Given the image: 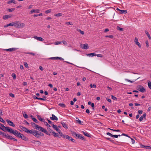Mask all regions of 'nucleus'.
I'll return each mask as SVG.
<instances>
[{
  "label": "nucleus",
  "instance_id": "obj_9",
  "mask_svg": "<svg viewBox=\"0 0 151 151\" xmlns=\"http://www.w3.org/2000/svg\"><path fill=\"white\" fill-rule=\"evenodd\" d=\"M36 129L42 132H44L45 130V129L44 128H42V127L39 126L38 125V127H37L36 128Z\"/></svg>",
  "mask_w": 151,
  "mask_h": 151
},
{
  "label": "nucleus",
  "instance_id": "obj_38",
  "mask_svg": "<svg viewBox=\"0 0 151 151\" xmlns=\"http://www.w3.org/2000/svg\"><path fill=\"white\" fill-rule=\"evenodd\" d=\"M118 30H119V31H123V29L122 28H121L119 26H117V28H116Z\"/></svg>",
  "mask_w": 151,
  "mask_h": 151
},
{
  "label": "nucleus",
  "instance_id": "obj_63",
  "mask_svg": "<svg viewBox=\"0 0 151 151\" xmlns=\"http://www.w3.org/2000/svg\"><path fill=\"white\" fill-rule=\"evenodd\" d=\"M122 135H124V136H125L126 137H128L129 138H130V137L129 136H128L127 135V134H125L124 133H123L122 134Z\"/></svg>",
  "mask_w": 151,
  "mask_h": 151
},
{
  "label": "nucleus",
  "instance_id": "obj_48",
  "mask_svg": "<svg viewBox=\"0 0 151 151\" xmlns=\"http://www.w3.org/2000/svg\"><path fill=\"white\" fill-rule=\"evenodd\" d=\"M32 120L36 123H38L39 122L35 118H33Z\"/></svg>",
  "mask_w": 151,
  "mask_h": 151
},
{
  "label": "nucleus",
  "instance_id": "obj_56",
  "mask_svg": "<svg viewBox=\"0 0 151 151\" xmlns=\"http://www.w3.org/2000/svg\"><path fill=\"white\" fill-rule=\"evenodd\" d=\"M111 98L112 99L114 100H116L117 99L116 98L112 95H111Z\"/></svg>",
  "mask_w": 151,
  "mask_h": 151
},
{
  "label": "nucleus",
  "instance_id": "obj_49",
  "mask_svg": "<svg viewBox=\"0 0 151 151\" xmlns=\"http://www.w3.org/2000/svg\"><path fill=\"white\" fill-rule=\"evenodd\" d=\"M61 43V42L57 41L55 42V44L56 45L60 44Z\"/></svg>",
  "mask_w": 151,
  "mask_h": 151
},
{
  "label": "nucleus",
  "instance_id": "obj_23",
  "mask_svg": "<svg viewBox=\"0 0 151 151\" xmlns=\"http://www.w3.org/2000/svg\"><path fill=\"white\" fill-rule=\"evenodd\" d=\"M63 127L65 129H67L68 128L67 124L63 122H62L61 123Z\"/></svg>",
  "mask_w": 151,
  "mask_h": 151
},
{
  "label": "nucleus",
  "instance_id": "obj_13",
  "mask_svg": "<svg viewBox=\"0 0 151 151\" xmlns=\"http://www.w3.org/2000/svg\"><path fill=\"white\" fill-rule=\"evenodd\" d=\"M17 49V48H10L8 49H6L4 50L6 51H9L10 52H12L15 51Z\"/></svg>",
  "mask_w": 151,
  "mask_h": 151
},
{
  "label": "nucleus",
  "instance_id": "obj_57",
  "mask_svg": "<svg viewBox=\"0 0 151 151\" xmlns=\"http://www.w3.org/2000/svg\"><path fill=\"white\" fill-rule=\"evenodd\" d=\"M98 57L102 58L103 55L101 54H96V55Z\"/></svg>",
  "mask_w": 151,
  "mask_h": 151
},
{
  "label": "nucleus",
  "instance_id": "obj_53",
  "mask_svg": "<svg viewBox=\"0 0 151 151\" xmlns=\"http://www.w3.org/2000/svg\"><path fill=\"white\" fill-rule=\"evenodd\" d=\"M56 60H63L62 58L61 57H55Z\"/></svg>",
  "mask_w": 151,
  "mask_h": 151
},
{
  "label": "nucleus",
  "instance_id": "obj_11",
  "mask_svg": "<svg viewBox=\"0 0 151 151\" xmlns=\"http://www.w3.org/2000/svg\"><path fill=\"white\" fill-rule=\"evenodd\" d=\"M34 38L37 40L42 41H43L44 40L43 39L40 37H38L37 36H35L34 37Z\"/></svg>",
  "mask_w": 151,
  "mask_h": 151
},
{
  "label": "nucleus",
  "instance_id": "obj_28",
  "mask_svg": "<svg viewBox=\"0 0 151 151\" xmlns=\"http://www.w3.org/2000/svg\"><path fill=\"white\" fill-rule=\"evenodd\" d=\"M58 132L59 133V134H60V135L62 137H63V138H65V136H66V135H64L63 134V133H62L61 132H60H60Z\"/></svg>",
  "mask_w": 151,
  "mask_h": 151
},
{
  "label": "nucleus",
  "instance_id": "obj_43",
  "mask_svg": "<svg viewBox=\"0 0 151 151\" xmlns=\"http://www.w3.org/2000/svg\"><path fill=\"white\" fill-rule=\"evenodd\" d=\"M52 134H53V136L55 137H57L58 136V134L57 133H56L55 132H53Z\"/></svg>",
  "mask_w": 151,
  "mask_h": 151
},
{
  "label": "nucleus",
  "instance_id": "obj_1",
  "mask_svg": "<svg viewBox=\"0 0 151 151\" xmlns=\"http://www.w3.org/2000/svg\"><path fill=\"white\" fill-rule=\"evenodd\" d=\"M1 129H2L4 131H7L9 132L12 133L14 135L22 139L25 141L28 140V139L27 137L17 130H13L9 127H5L3 124H1Z\"/></svg>",
  "mask_w": 151,
  "mask_h": 151
},
{
  "label": "nucleus",
  "instance_id": "obj_46",
  "mask_svg": "<svg viewBox=\"0 0 151 151\" xmlns=\"http://www.w3.org/2000/svg\"><path fill=\"white\" fill-rule=\"evenodd\" d=\"M51 12V9H48V10H47L46 11H45V13L46 14H48V13H50Z\"/></svg>",
  "mask_w": 151,
  "mask_h": 151
},
{
  "label": "nucleus",
  "instance_id": "obj_37",
  "mask_svg": "<svg viewBox=\"0 0 151 151\" xmlns=\"http://www.w3.org/2000/svg\"><path fill=\"white\" fill-rule=\"evenodd\" d=\"M108 129H110L111 130L113 131L114 132H120V130L119 129H110V128H108Z\"/></svg>",
  "mask_w": 151,
  "mask_h": 151
},
{
  "label": "nucleus",
  "instance_id": "obj_39",
  "mask_svg": "<svg viewBox=\"0 0 151 151\" xmlns=\"http://www.w3.org/2000/svg\"><path fill=\"white\" fill-rule=\"evenodd\" d=\"M90 86L91 88H95L96 87V86L94 84L93 85L92 84H91L90 85Z\"/></svg>",
  "mask_w": 151,
  "mask_h": 151
},
{
  "label": "nucleus",
  "instance_id": "obj_62",
  "mask_svg": "<svg viewBox=\"0 0 151 151\" xmlns=\"http://www.w3.org/2000/svg\"><path fill=\"white\" fill-rule=\"evenodd\" d=\"M125 80L127 81L130 82V83H133L134 81H130L128 79H125Z\"/></svg>",
  "mask_w": 151,
  "mask_h": 151
},
{
  "label": "nucleus",
  "instance_id": "obj_4",
  "mask_svg": "<svg viewBox=\"0 0 151 151\" xmlns=\"http://www.w3.org/2000/svg\"><path fill=\"white\" fill-rule=\"evenodd\" d=\"M81 47L83 49L87 50L88 48V46L87 44H84L81 45Z\"/></svg>",
  "mask_w": 151,
  "mask_h": 151
},
{
  "label": "nucleus",
  "instance_id": "obj_20",
  "mask_svg": "<svg viewBox=\"0 0 151 151\" xmlns=\"http://www.w3.org/2000/svg\"><path fill=\"white\" fill-rule=\"evenodd\" d=\"M31 124L34 128H35V129H36V128L38 127V125L36 124L33 122L31 123Z\"/></svg>",
  "mask_w": 151,
  "mask_h": 151
},
{
  "label": "nucleus",
  "instance_id": "obj_21",
  "mask_svg": "<svg viewBox=\"0 0 151 151\" xmlns=\"http://www.w3.org/2000/svg\"><path fill=\"white\" fill-rule=\"evenodd\" d=\"M37 118L41 122H44L45 120H44V119H43L41 118L40 115H37Z\"/></svg>",
  "mask_w": 151,
  "mask_h": 151
},
{
  "label": "nucleus",
  "instance_id": "obj_10",
  "mask_svg": "<svg viewBox=\"0 0 151 151\" xmlns=\"http://www.w3.org/2000/svg\"><path fill=\"white\" fill-rule=\"evenodd\" d=\"M1 134H3V135H4L6 138H8L9 139H12V138L13 137L7 134H4V133H2L1 132Z\"/></svg>",
  "mask_w": 151,
  "mask_h": 151
},
{
  "label": "nucleus",
  "instance_id": "obj_51",
  "mask_svg": "<svg viewBox=\"0 0 151 151\" xmlns=\"http://www.w3.org/2000/svg\"><path fill=\"white\" fill-rule=\"evenodd\" d=\"M46 134L48 135H50V134L46 130H45L44 132Z\"/></svg>",
  "mask_w": 151,
  "mask_h": 151
},
{
  "label": "nucleus",
  "instance_id": "obj_8",
  "mask_svg": "<svg viewBox=\"0 0 151 151\" xmlns=\"http://www.w3.org/2000/svg\"><path fill=\"white\" fill-rule=\"evenodd\" d=\"M36 129L42 132H44L45 130V129L44 128H42V127L39 126L38 125V127H37L36 128Z\"/></svg>",
  "mask_w": 151,
  "mask_h": 151
},
{
  "label": "nucleus",
  "instance_id": "obj_34",
  "mask_svg": "<svg viewBox=\"0 0 151 151\" xmlns=\"http://www.w3.org/2000/svg\"><path fill=\"white\" fill-rule=\"evenodd\" d=\"M44 124L46 126L48 127H50V125L47 122H45V121H44Z\"/></svg>",
  "mask_w": 151,
  "mask_h": 151
},
{
  "label": "nucleus",
  "instance_id": "obj_47",
  "mask_svg": "<svg viewBox=\"0 0 151 151\" xmlns=\"http://www.w3.org/2000/svg\"><path fill=\"white\" fill-rule=\"evenodd\" d=\"M120 135H116L113 134L112 137L117 138L118 137V136L120 137Z\"/></svg>",
  "mask_w": 151,
  "mask_h": 151
},
{
  "label": "nucleus",
  "instance_id": "obj_41",
  "mask_svg": "<svg viewBox=\"0 0 151 151\" xmlns=\"http://www.w3.org/2000/svg\"><path fill=\"white\" fill-rule=\"evenodd\" d=\"M77 30L79 32H80L81 33L82 35H84V31H81V29H77Z\"/></svg>",
  "mask_w": 151,
  "mask_h": 151
},
{
  "label": "nucleus",
  "instance_id": "obj_17",
  "mask_svg": "<svg viewBox=\"0 0 151 151\" xmlns=\"http://www.w3.org/2000/svg\"><path fill=\"white\" fill-rule=\"evenodd\" d=\"M146 116V114L145 113H144L142 116H141L139 119V120L140 121H142L144 118L145 119Z\"/></svg>",
  "mask_w": 151,
  "mask_h": 151
},
{
  "label": "nucleus",
  "instance_id": "obj_35",
  "mask_svg": "<svg viewBox=\"0 0 151 151\" xmlns=\"http://www.w3.org/2000/svg\"><path fill=\"white\" fill-rule=\"evenodd\" d=\"M15 10V8H12L11 9H8V10L10 12L13 11Z\"/></svg>",
  "mask_w": 151,
  "mask_h": 151
},
{
  "label": "nucleus",
  "instance_id": "obj_44",
  "mask_svg": "<svg viewBox=\"0 0 151 151\" xmlns=\"http://www.w3.org/2000/svg\"><path fill=\"white\" fill-rule=\"evenodd\" d=\"M41 144V142L39 141H36V143L35 144H36L37 145H40Z\"/></svg>",
  "mask_w": 151,
  "mask_h": 151
},
{
  "label": "nucleus",
  "instance_id": "obj_60",
  "mask_svg": "<svg viewBox=\"0 0 151 151\" xmlns=\"http://www.w3.org/2000/svg\"><path fill=\"white\" fill-rule=\"evenodd\" d=\"M106 134L108 135H109L111 137H112L113 134H112L111 133H109V132H107L106 133Z\"/></svg>",
  "mask_w": 151,
  "mask_h": 151
},
{
  "label": "nucleus",
  "instance_id": "obj_22",
  "mask_svg": "<svg viewBox=\"0 0 151 151\" xmlns=\"http://www.w3.org/2000/svg\"><path fill=\"white\" fill-rule=\"evenodd\" d=\"M77 137L78 138H79V139H82V140H84V137L83 136H81V135L79 134H78V135Z\"/></svg>",
  "mask_w": 151,
  "mask_h": 151
},
{
  "label": "nucleus",
  "instance_id": "obj_31",
  "mask_svg": "<svg viewBox=\"0 0 151 151\" xmlns=\"http://www.w3.org/2000/svg\"><path fill=\"white\" fill-rule=\"evenodd\" d=\"M58 105L62 107H65V105L64 104L60 103L58 104Z\"/></svg>",
  "mask_w": 151,
  "mask_h": 151
},
{
  "label": "nucleus",
  "instance_id": "obj_54",
  "mask_svg": "<svg viewBox=\"0 0 151 151\" xmlns=\"http://www.w3.org/2000/svg\"><path fill=\"white\" fill-rule=\"evenodd\" d=\"M24 66L26 67V68H28V65L27 63V62H25L24 63Z\"/></svg>",
  "mask_w": 151,
  "mask_h": 151
},
{
  "label": "nucleus",
  "instance_id": "obj_61",
  "mask_svg": "<svg viewBox=\"0 0 151 151\" xmlns=\"http://www.w3.org/2000/svg\"><path fill=\"white\" fill-rule=\"evenodd\" d=\"M106 138V139H107V140L110 141L111 142H113V141H114V140H113L111 139H110V138Z\"/></svg>",
  "mask_w": 151,
  "mask_h": 151
},
{
  "label": "nucleus",
  "instance_id": "obj_58",
  "mask_svg": "<svg viewBox=\"0 0 151 151\" xmlns=\"http://www.w3.org/2000/svg\"><path fill=\"white\" fill-rule=\"evenodd\" d=\"M65 24H70V25H73V24L72 23L70 22H68L65 23Z\"/></svg>",
  "mask_w": 151,
  "mask_h": 151
},
{
  "label": "nucleus",
  "instance_id": "obj_18",
  "mask_svg": "<svg viewBox=\"0 0 151 151\" xmlns=\"http://www.w3.org/2000/svg\"><path fill=\"white\" fill-rule=\"evenodd\" d=\"M52 127L54 129L58 132V131L59 130V129L56 125L52 124Z\"/></svg>",
  "mask_w": 151,
  "mask_h": 151
},
{
  "label": "nucleus",
  "instance_id": "obj_36",
  "mask_svg": "<svg viewBox=\"0 0 151 151\" xmlns=\"http://www.w3.org/2000/svg\"><path fill=\"white\" fill-rule=\"evenodd\" d=\"M62 15V14L61 13H59L56 14L55 15V16L56 17H60Z\"/></svg>",
  "mask_w": 151,
  "mask_h": 151
},
{
  "label": "nucleus",
  "instance_id": "obj_25",
  "mask_svg": "<svg viewBox=\"0 0 151 151\" xmlns=\"http://www.w3.org/2000/svg\"><path fill=\"white\" fill-rule=\"evenodd\" d=\"M32 134L35 137L37 135L39 134L37 133V131H35L34 130H33Z\"/></svg>",
  "mask_w": 151,
  "mask_h": 151
},
{
  "label": "nucleus",
  "instance_id": "obj_30",
  "mask_svg": "<svg viewBox=\"0 0 151 151\" xmlns=\"http://www.w3.org/2000/svg\"><path fill=\"white\" fill-rule=\"evenodd\" d=\"M86 55H87V56H89L91 55L92 56H93L96 55V54L94 53H89V54H87Z\"/></svg>",
  "mask_w": 151,
  "mask_h": 151
},
{
  "label": "nucleus",
  "instance_id": "obj_59",
  "mask_svg": "<svg viewBox=\"0 0 151 151\" xmlns=\"http://www.w3.org/2000/svg\"><path fill=\"white\" fill-rule=\"evenodd\" d=\"M48 130L49 131V132L50 133H53V132L54 131H53L50 128H49L48 129Z\"/></svg>",
  "mask_w": 151,
  "mask_h": 151
},
{
  "label": "nucleus",
  "instance_id": "obj_32",
  "mask_svg": "<svg viewBox=\"0 0 151 151\" xmlns=\"http://www.w3.org/2000/svg\"><path fill=\"white\" fill-rule=\"evenodd\" d=\"M76 119H77L76 120V122H77L79 124H81V122L78 119V117H76Z\"/></svg>",
  "mask_w": 151,
  "mask_h": 151
},
{
  "label": "nucleus",
  "instance_id": "obj_26",
  "mask_svg": "<svg viewBox=\"0 0 151 151\" xmlns=\"http://www.w3.org/2000/svg\"><path fill=\"white\" fill-rule=\"evenodd\" d=\"M145 32L147 36L148 37L149 39L150 40H151V37H150V35L149 34V32H147V31H145Z\"/></svg>",
  "mask_w": 151,
  "mask_h": 151
},
{
  "label": "nucleus",
  "instance_id": "obj_5",
  "mask_svg": "<svg viewBox=\"0 0 151 151\" xmlns=\"http://www.w3.org/2000/svg\"><path fill=\"white\" fill-rule=\"evenodd\" d=\"M65 138L67 139H68L70 141H71L73 142H75V139H73L71 137H70L68 136V135H66L65 136Z\"/></svg>",
  "mask_w": 151,
  "mask_h": 151
},
{
  "label": "nucleus",
  "instance_id": "obj_14",
  "mask_svg": "<svg viewBox=\"0 0 151 151\" xmlns=\"http://www.w3.org/2000/svg\"><path fill=\"white\" fill-rule=\"evenodd\" d=\"M52 117H50V119L52 120L57 121L58 119V118L55 116L54 115L52 114Z\"/></svg>",
  "mask_w": 151,
  "mask_h": 151
},
{
  "label": "nucleus",
  "instance_id": "obj_50",
  "mask_svg": "<svg viewBox=\"0 0 151 151\" xmlns=\"http://www.w3.org/2000/svg\"><path fill=\"white\" fill-rule=\"evenodd\" d=\"M25 53L26 54H30L33 56H34L35 55V54L33 52H25Z\"/></svg>",
  "mask_w": 151,
  "mask_h": 151
},
{
  "label": "nucleus",
  "instance_id": "obj_45",
  "mask_svg": "<svg viewBox=\"0 0 151 151\" xmlns=\"http://www.w3.org/2000/svg\"><path fill=\"white\" fill-rule=\"evenodd\" d=\"M148 85L149 88L151 89V82L149 81L148 83Z\"/></svg>",
  "mask_w": 151,
  "mask_h": 151
},
{
  "label": "nucleus",
  "instance_id": "obj_52",
  "mask_svg": "<svg viewBox=\"0 0 151 151\" xmlns=\"http://www.w3.org/2000/svg\"><path fill=\"white\" fill-rule=\"evenodd\" d=\"M12 76L13 78L14 79L16 78V75L15 73H13L12 75Z\"/></svg>",
  "mask_w": 151,
  "mask_h": 151
},
{
  "label": "nucleus",
  "instance_id": "obj_27",
  "mask_svg": "<svg viewBox=\"0 0 151 151\" xmlns=\"http://www.w3.org/2000/svg\"><path fill=\"white\" fill-rule=\"evenodd\" d=\"M82 132L86 136L89 137H90V135L88 133L83 131Z\"/></svg>",
  "mask_w": 151,
  "mask_h": 151
},
{
  "label": "nucleus",
  "instance_id": "obj_15",
  "mask_svg": "<svg viewBox=\"0 0 151 151\" xmlns=\"http://www.w3.org/2000/svg\"><path fill=\"white\" fill-rule=\"evenodd\" d=\"M12 16L11 15L9 14L4 16L3 17V19L5 20L8 18H11Z\"/></svg>",
  "mask_w": 151,
  "mask_h": 151
},
{
  "label": "nucleus",
  "instance_id": "obj_24",
  "mask_svg": "<svg viewBox=\"0 0 151 151\" xmlns=\"http://www.w3.org/2000/svg\"><path fill=\"white\" fill-rule=\"evenodd\" d=\"M120 12V14H126L127 13V11L126 10H121Z\"/></svg>",
  "mask_w": 151,
  "mask_h": 151
},
{
  "label": "nucleus",
  "instance_id": "obj_16",
  "mask_svg": "<svg viewBox=\"0 0 151 151\" xmlns=\"http://www.w3.org/2000/svg\"><path fill=\"white\" fill-rule=\"evenodd\" d=\"M19 127L23 131H24L27 133L28 129L26 127H24L22 126H19Z\"/></svg>",
  "mask_w": 151,
  "mask_h": 151
},
{
  "label": "nucleus",
  "instance_id": "obj_7",
  "mask_svg": "<svg viewBox=\"0 0 151 151\" xmlns=\"http://www.w3.org/2000/svg\"><path fill=\"white\" fill-rule=\"evenodd\" d=\"M134 41L135 43V44L138 45L139 47H141V45L140 43L138 41V40L137 37H135L134 39Z\"/></svg>",
  "mask_w": 151,
  "mask_h": 151
},
{
  "label": "nucleus",
  "instance_id": "obj_3",
  "mask_svg": "<svg viewBox=\"0 0 151 151\" xmlns=\"http://www.w3.org/2000/svg\"><path fill=\"white\" fill-rule=\"evenodd\" d=\"M136 88L137 90L142 93L145 92L146 91L145 89L141 85L138 86Z\"/></svg>",
  "mask_w": 151,
  "mask_h": 151
},
{
  "label": "nucleus",
  "instance_id": "obj_33",
  "mask_svg": "<svg viewBox=\"0 0 151 151\" xmlns=\"http://www.w3.org/2000/svg\"><path fill=\"white\" fill-rule=\"evenodd\" d=\"M71 133L74 136H75L76 137L77 136L78 134H76L75 132H71Z\"/></svg>",
  "mask_w": 151,
  "mask_h": 151
},
{
  "label": "nucleus",
  "instance_id": "obj_12",
  "mask_svg": "<svg viewBox=\"0 0 151 151\" xmlns=\"http://www.w3.org/2000/svg\"><path fill=\"white\" fill-rule=\"evenodd\" d=\"M15 22L10 23L9 24H7L6 25L4 26L5 27H7L8 26H14V27Z\"/></svg>",
  "mask_w": 151,
  "mask_h": 151
},
{
  "label": "nucleus",
  "instance_id": "obj_64",
  "mask_svg": "<svg viewBox=\"0 0 151 151\" xmlns=\"http://www.w3.org/2000/svg\"><path fill=\"white\" fill-rule=\"evenodd\" d=\"M9 95L11 97H12L13 98L14 97V94L12 93H10Z\"/></svg>",
  "mask_w": 151,
  "mask_h": 151
},
{
  "label": "nucleus",
  "instance_id": "obj_2",
  "mask_svg": "<svg viewBox=\"0 0 151 151\" xmlns=\"http://www.w3.org/2000/svg\"><path fill=\"white\" fill-rule=\"evenodd\" d=\"M25 24L23 23H20L19 21H15L14 27L17 28H20L24 27Z\"/></svg>",
  "mask_w": 151,
  "mask_h": 151
},
{
  "label": "nucleus",
  "instance_id": "obj_19",
  "mask_svg": "<svg viewBox=\"0 0 151 151\" xmlns=\"http://www.w3.org/2000/svg\"><path fill=\"white\" fill-rule=\"evenodd\" d=\"M40 10L39 9H32L30 12V14H32L33 12L39 13L40 12Z\"/></svg>",
  "mask_w": 151,
  "mask_h": 151
},
{
  "label": "nucleus",
  "instance_id": "obj_55",
  "mask_svg": "<svg viewBox=\"0 0 151 151\" xmlns=\"http://www.w3.org/2000/svg\"><path fill=\"white\" fill-rule=\"evenodd\" d=\"M23 115L25 118H27L28 117V116L26 114H23Z\"/></svg>",
  "mask_w": 151,
  "mask_h": 151
},
{
  "label": "nucleus",
  "instance_id": "obj_6",
  "mask_svg": "<svg viewBox=\"0 0 151 151\" xmlns=\"http://www.w3.org/2000/svg\"><path fill=\"white\" fill-rule=\"evenodd\" d=\"M6 122L10 126H12L13 127H14L15 125L14 123L10 120L7 119L6 120Z\"/></svg>",
  "mask_w": 151,
  "mask_h": 151
},
{
  "label": "nucleus",
  "instance_id": "obj_42",
  "mask_svg": "<svg viewBox=\"0 0 151 151\" xmlns=\"http://www.w3.org/2000/svg\"><path fill=\"white\" fill-rule=\"evenodd\" d=\"M33 131V130L32 131V130H29L28 129L27 133H30V134H32Z\"/></svg>",
  "mask_w": 151,
  "mask_h": 151
},
{
  "label": "nucleus",
  "instance_id": "obj_40",
  "mask_svg": "<svg viewBox=\"0 0 151 151\" xmlns=\"http://www.w3.org/2000/svg\"><path fill=\"white\" fill-rule=\"evenodd\" d=\"M46 97L45 96H43V98H40V100H42L45 101L46 100Z\"/></svg>",
  "mask_w": 151,
  "mask_h": 151
},
{
  "label": "nucleus",
  "instance_id": "obj_29",
  "mask_svg": "<svg viewBox=\"0 0 151 151\" xmlns=\"http://www.w3.org/2000/svg\"><path fill=\"white\" fill-rule=\"evenodd\" d=\"M12 3H13L14 4H16L15 2V1L14 0H11L10 1H9L7 2V4H11Z\"/></svg>",
  "mask_w": 151,
  "mask_h": 151
}]
</instances>
